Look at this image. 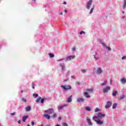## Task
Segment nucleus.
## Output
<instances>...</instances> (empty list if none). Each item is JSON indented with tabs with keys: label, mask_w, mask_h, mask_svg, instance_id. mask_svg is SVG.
<instances>
[{
	"label": "nucleus",
	"mask_w": 126,
	"mask_h": 126,
	"mask_svg": "<svg viewBox=\"0 0 126 126\" xmlns=\"http://www.w3.org/2000/svg\"><path fill=\"white\" fill-rule=\"evenodd\" d=\"M93 121H94L97 124V125H101L103 124V122L100 120H98V117H93Z\"/></svg>",
	"instance_id": "f257e3e1"
},
{
	"label": "nucleus",
	"mask_w": 126,
	"mask_h": 126,
	"mask_svg": "<svg viewBox=\"0 0 126 126\" xmlns=\"http://www.w3.org/2000/svg\"><path fill=\"white\" fill-rule=\"evenodd\" d=\"M54 108H49L48 110L44 111V113L51 115V114H54Z\"/></svg>",
	"instance_id": "f03ea898"
},
{
	"label": "nucleus",
	"mask_w": 126,
	"mask_h": 126,
	"mask_svg": "<svg viewBox=\"0 0 126 126\" xmlns=\"http://www.w3.org/2000/svg\"><path fill=\"white\" fill-rule=\"evenodd\" d=\"M61 88H63V90H69V89H71V86L69 85H62Z\"/></svg>",
	"instance_id": "7ed1b4c3"
},
{
	"label": "nucleus",
	"mask_w": 126,
	"mask_h": 126,
	"mask_svg": "<svg viewBox=\"0 0 126 126\" xmlns=\"http://www.w3.org/2000/svg\"><path fill=\"white\" fill-rule=\"evenodd\" d=\"M67 106H68L67 104H63L62 105H58L57 109H58L59 112H60V111H61V110H63V109L65 107H67Z\"/></svg>",
	"instance_id": "20e7f679"
},
{
	"label": "nucleus",
	"mask_w": 126,
	"mask_h": 126,
	"mask_svg": "<svg viewBox=\"0 0 126 126\" xmlns=\"http://www.w3.org/2000/svg\"><path fill=\"white\" fill-rule=\"evenodd\" d=\"M97 118H99V119H104L105 117H106V114H103L101 112H99L97 114Z\"/></svg>",
	"instance_id": "39448f33"
},
{
	"label": "nucleus",
	"mask_w": 126,
	"mask_h": 126,
	"mask_svg": "<svg viewBox=\"0 0 126 126\" xmlns=\"http://www.w3.org/2000/svg\"><path fill=\"white\" fill-rule=\"evenodd\" d=\"M93 1V0H90L89 2L87 3L86 5V8L88 9H89V8H90V6H91V4H92Z\"/></svg>",
	"instance_id": "423d86ee"
},
{
	"label": "nucleus",
	"mask_w": 126,
	"mask_h": 126,
	"mask_svg": "<svg viewBox=\"0 0 126 126\" xmlns=\"http://www.w3.org/2000/svg\"><path fill=\"white\" fill-rule=\"evenodd\" d=\"M112 106V101H108L106 102V104L105 105V108L106 109H109L110 107Z\"/></svg>",
	"instance_id": "0eeeda50"
},
{
	"label": "nucleus",
	"mask_w": 126,
	"mask_h": 126,
	"mask_svg": "<svg viewBox=\"0 0 126 126\" xmlns=\"http://www.w3.org/2000/svg\"><path fill=\"white\" fill-rule=\"evenodd\" d=\"M96 72L97 74H101V73L103 72V70H102V69H101V68L98 67L97 68Z\"/></svg>",
	"instance_id": "6e6552de"
},
{
	"label": "nucleus",
	"mask_w": 126,
	"mask_h": 126,
	"mask_svg": "<svg viewBox=\"0 0 126 126\" xmlns=\"http://www.w3.org/2000/svg\"><path fill=\"white\" fill-rule=\"evenodd\" d=\"M110 87H106V88H104L103 89V93H107L109 90H110Z\"/></svg>",
	"instance_id": "1a4fd4ad"
},
{
	"label": "nucleus",
	"mask_w": 126,
	"mask_h": 126,
	"mask_svg": "<svg viewBox=\"0 0 126 126\" xmlns=\"http://www.w3.org/2000/svg\"><path fill=\"white\" fill-rule=\"evenodd\" d=\"M87 122L89 126H93V124L92 123V122H91V120L90 119L87 118Z\"/></svg>",
	"instance_id": "9d476101"
},
{
	"label": "nucleus",
	"mask_w": 126,
	"mask_h": 126,
	"mask_svg": "<svg viewBox=\"0 0 126 126\" xmlns=\"http://www.w3.org/2000/svg\"><path fill=\"white\" fill-rule=\"evenodd\" d=\"M43 117H44V118H45V119H47V120H50V119H51V116H50V115H49V114H44L43 115Z\"/></svg>",
	"instance_id": "9b49d317"
},
{
	"label": "nucleus",
	"mask_w": 126,
	"mask_h": 126,
	"mask_svg": "<svg viewBox=\"0 0 126 126\" xmlns=\"http://www.w3.org/2000/svg\"><path fill=\"white\" fill-rule=\"evenodd\" d=\"M84 97H86V98H90V95H89V94L87 92H85L84 93Z\"/></svg>",
	"instance_id": "f8f14e48"
},
{
	"label": "nucleus",
	"mask_w": 126,
	"mask_h": 126,
	"mask_svg": "<svg viewBox=\"0 0 126 126\" xmlns=\"http://www.w3.org/2000/svg\"><path fill=\"white\" fill-rule=\"evenodd\" d=\"M117 94H118V92L117 91H113L112 92V96L113 97H116V96L117 95Z\"/></svg>",
	"instance_id": "ddd939ff"
},
{
	"label": "nucleus",
	"mask_w": 126,
	"mask_h": 126,
	"mask_svg": "<svg viewBox=\"0 0 126 126\" xmlns=\"http://www.w3.org/2000/svg\"><path fill=\"white\" fill-rule=\"evenodd\" d=\"M77 102H78L79 103L80 102H84V99L82 98H79L77 99Z\"/></svg>",
	"instance_id": "4468645a"
},
{
	"label": "nucleus",
	"mask_w": 126,
	"mask_h": 126,
	"mask_svg": "<svg viewBox=\"0 0 126 126\" xmlns=\"http://www.w3.org/2000/svg\"><path fill=\"white\" fill-rule=\"evenodd\" d=\"M27 119H28V116H24L23 117V122H24V123H25V122H26V120H27Z\"/></svg>",
	"instance_id": "2eb2a0df"
},
{
	"label": "nucleus",
	"mask_w": 126,
	"mask_h": 126,
	"mask_svg": "<svg viewBox=\"0 0 126 126\" xmlns=\"http://www.w3.org/2000/svg\"><path fill=\"white\" fill-rule=\"evenodd\" d=\"M71 59H72V60H73L74 59H75V56H70L68 57V60L69 61H71Z\"/></svg>",
	"instance_id": "dca6fc26"
},
{
	"label": "nucleus",
	"mask_w": 126,
	"mask_h": 126,
	"mask_svg": "<svg viewBox=\"0 0 126 126\" xmlns=\"http://www.w3.org/2000/svg\"><path fill=\"white\" fill-rule=\"evenodd\" d=\"M31 110V107L30 106H28L26 107V112H29Z\"/></svg>",
	"instance_id": "f3484780"
},
{
	"label": "nucleus",
	"mask_w": 126,
	"mask_h": 126,
	"mask_svg": "<svg viewBox=\"0 0 126 126\" xmlns=\"http://www.w3.org/2000/svg\"><path fill=\"white\" fill-rule=\"evenodd\" d=\"M86 91L87 92H90V93L93 92V88H91V89H87L86 90Z\"/></svg>",
	"instance_id": "a211bd4d"
},
{
	"label": "nucleus",
	"mask_w": 126,
	"mask_h": 126,
	"mask_svg": "<svg viewBox=\"0 0 126 126\" xmlns=\"http://www.w3.org/2000/svg\"><path fill=\"white\" fill-rule=\"evenodd\" d=\"M94 7H95V5H93V7L91 8L90 11V14H92V13H93V11L94 10Z\"/></svg>",
	"instance_id": "6ab92c4d"
},
{
	"label": "nucleus",
	"mask_w": 126,
	"mask_h": 126,
	"mask_svg": "<svg viewBox=\"0 0 126 126\" xmlns=\"http://www.w3.org/2000/svg\"><path fill=\"white\" fill-rule=\"evenodd\" d=\"M72 101V99H71V96H69L67 99V103H70Z\"/></svg>",
	"instance_id": "aec40b11"
},
{
	"label": "nucleus",
	"mask_w": 126,
	"mask_h": 126,
	"mask_svg": "<svg viewBox=\"0 0 126 126\" xmlns=\"http://www.w3.org/2000/svg\"><path fill=\"white\" fill-rule=\"evenodd\" d=\"M47 98L45 97H43L41 99V104H44V101L46 100Z\"/></svg>",
	"instance_id": "412c9836"
},
{
	"label": "nucleus",
	"mask_w": 126,
	"mask_h": 126,
	"mask_svg": "<svg viewBox=\"0 0 126 126\" xmlns=\"http://www.w3.org/2000/svg\"><path fill=\"white\" fill-rule=\"evenodd\" d=\"M121 83H122V84H125V83H126V79H121Z\"/></svg>",
	"instance_id": "4be33fe9"
},
{
	"label": "nucleus",
	"mask_w": 126,
	"mask_h": 126,
	"mask_svg": "<svg viewBox=\"0 0 126 126\" xmlns=\"http://www.w3.org/2000/svg\"><path fill=\"white\" fill-rule=\"evenodd\" d=\"M42 99L41 97H39L38 98H37L36 99V103H39V102H40V101L41 100V99Z\"/></svg>",
	"instance_id": "5701e85b"
},
{
	"label": "nucleus",
	"mask_w": 126,
	"mask_h": 126,
	"mask_svg": "<svg viewBox=\"0 0 126 126\" xmlns=\"http://www.w3.org/2000/svg\"><path fill=\"white\" fill-rule=\"evenodd\" d=\"M124 3L123 4V8L125 9L126 7V0H124Z\"/></svg>",
	"instance_id": "b1692460"
},
{
	"label": "nucleus",
	"mask_w": 126,
	"mask_h": 126,
	"mask_svg": "<svg viewBox=\"0 0 126 126\" xmlns=\"http://www.w3.org/2000/svg\"><path fill=\"white\" fill-rule=\"evenodd\" d=\"M85 110H86V111H88L89 112H90L91 111V108L90 107L87 106L85 108Z\"/></svg>",
	"instance_id": "393cba45"
},
{
	"label": "nucleus",
	"mask_w": 126,
	"mask_h": 126,
	"mask_svg": "<svg viewBox=\"0 0 126 126\" xmlns=\"http://www.w3.org/2000/svg\"><path fill=\"white\" fill-rule=\"evenodd\" d=\"M100 111H101V110L99 109L98 107H96L94 110L95 113H97V112H100Z\"/></svg>",
	"instance_id": "a878e982"
},
{
	"label": "nucleus",
	"mask_w": 126,
	"mask_h": 126,
	"mask_svg": "<svg viewBox=\"0 0 126 126\" xmlns=\"http://www.w3.org/2000/svg\"><path fill=\"white\" fill-rule=\"evenodd\" d=\"M118 106V104L117 103H114L113 105V106H112V108L113 109H116V108H117V106Z\"/></svg>",
	"instance_id": "bb28decb"
},
{
	"label": "nucleus",
	"mask_w": 126,
	"mask_h": 126,
	"mask_svg": "<svg viewBox=\"0 0 126 126\" xmlns=\"http://www.w3.org/2000/svg\"><path fill=\"white\" fill-rule=\"evenodd\" d=\"M60 65L62 67V70H63V69H64V65L63 64L60 63Z\"/></svg>",
	"instance_id": "cd10ccee"
},
{
	"label": "nucleus",
	"mask_w": 126,
	"mask_h": 126,
	"mask_svg": "<svg viewBox=\"0 0 126 126\" xmlns=\"http://www.w3.org/2000/svg\"><path fill=\"white\" fill-rule=\"evenodd\" d=\"M49 56L50 58H54V57H55V55L51 53H49Z\"/></svg>",
	"instance_id": "c85d7f7f"
},
{
	"label": "nucleus",
	"mask_w": 126,
	"mask_h": 126,
	"mask_svg": "<svg viewBox=\"0 0 126 126\" xmlns=\"http://www.w3.org/2000/svg\"><path fill=\"white\" fill-rule=\"evenodd\" d=\"M22 102H24L25 103H26V102H27V99H26V98H22Z\"/></svg>",
	"instance_id": "c756f323"
},
{
	"label": "nucleus",
	"mask_w": 126,
	"mask_h": 126,
	"mask_svg": "<svg viewBox=\"0 0 126 126\" xmlns=\"http://www.w3.org/2000/svg\"><path fill=\"white\" fill-rule=\"evenodd\" d=\"M106 84H107V81H105L103 83H102L101 86H105V85H106Z\"/></svg>",
	"instance_id": "7c9ffc66"
},
{
	"label": "nucleus",
	"mask_w": 126,
	"mask_h": 126,
	"mask_svg": "<svg viewBox=\"0 0 126 126\" xmlns=\"http://www.w3.org/2000/svg\"><path fill=\"white\" fill-rule=\"evenodd\" d=\"M33 96L34 98H37V97H38V95L37 94H33Z\"/></svg>",
	"instance_id": "2f4dec72"
},
{
	"label": "nucleus",
	"mask_w": 126,
	"mask_h": 126,
	"mask_svg": "<svg viewBox=\"0 0 126 126\" xmlns=\"http://www.w3.org/2000/svg\"><path fill=\"white\" fill-rule=\"evenodd\" d=\"M94 59H95V60L96 61H97V60H99V57H96V55H94Z\"/></svg>",
	"instance_id": "473e14b6"
},
{
	"label": "nucleus",
	"mask_w": 126,
	"mask_h": 126,
	"mask_svg": "<svg viewBox=\"0 0 126 126\" xmlns=\"http://www.w3.org/2000/svg\"><path fill=\"white\" fill-rule=\"evenodd\" d=\"M87 70L86 69H82L81 70V71L83 73H85V72H86Z\"/></svg>",
	"instance_id": "72a5a7b5"
},
{
	"label": "nucleus",
	"mask_w": 126,
	"mask_h": 126,
	"mask_svg": "<svg viewBox=\"0 0 126 126\" xmlns=\"http://www.w3.org/2000/svg\"><path fill=\"white\" fill-rule=\"evenodd\" d=\"M57 113H54L52 116V118H57Z\"/></svg>",
	"instance_id": "f704fd0d"
},
{
	"label": "nucleus",
	"mask_w": 126,
	"mask_h": 126,
	"mask_svg": "<svg viewBox=\"0 0 126 126\" xmlns=\"http://www.w3.org/2000/svg\"><path fill=\"white\" fill-rule=\"evenodd\" d=\"M32 89H35V85L34 84V83H32Z\"/></svg>",
	"instance_id": "c9c22d12"
},
{
	"label": "nucleus",
	"mask_w": 126,
	"mask_h": 126,
	"mask_svg": "<svg viewBox=\"0 0 126 126\" xmlns=\"http://www.w3.org/2000/svg\"><path fill=\"white\" fill-rule=\"evenodd\" d=\"M79 34H80V35H81V34H85V32H84V31H81V32L79 33Z\"/></svg>",
	"instance_id": "e433bc0d"
},
{
	"label": "nucleus",
	"mask_w": 126,
	"mask_h": 126,
	"mask_svg": "<svg viewBox=\"0 0 126 126\" xmlns=\"http://www.w3.org/2000/svg\"><path fill=\"white\" fill-rule=\"evenodd\" d=\"M124 98H125V96L124 95H122L121 96H120V100H123V99H124Z\"/></svg>",
	"instance_id": "4c0bfd02"
},
{
	"label": "nucleus",
	"mask_w": 126,
	"mask_h": 126,
	"mask_svg": "<svg viewBox=\"0 0 126 126\" xmlns=\"http://www.w3.org/2000/svg\"><path fill=\"white\" fill-rule=\"evenodd\" d=\"M106 49H107L108 51H111V48L110 47V46H107Z\"/></svg>",
	"instance_id": "58836bf2"
},
{
	"label": "nucleus",
	"mask_w": 126,
	"mask_h": 126,
	"mask_svg": "<svg viewBox=\"0 0 126 126\" xmlns=\"http://www.w3.org/2000/svg\"><path fill=\"white\" fill-rule=\"evenodd\" d=\"M72 51H73V52H74V51H75V47H73L72 48Z\"/></svg>",
	"instance_id": "ea45409f"
},
{
	"label": "nucleus",
	"mask_w": 126,
	"mask_h": 126,
	"mask_svg": "<svg viewBox=\"0 0 126 126\" xmlns=\"http://www.w3.org/2000/svg\"><path fill=\"white\" fill-rule=\"evenodd\" d=\"M63 126H68V125H67V124H66V123H63Z\"/></svg>",
	"instance_id": "a19ab883"
},
{
	"label": "nucleus",
	"mask_w": 126,
	"mask_h": 126,
	"mask_svg": "<svg viewBox=\"0 0 126 126\" xmlns=\"http://www.w3.org/2000/svg\"><path fill=\"white\" fill-rule=\"evenodd\" d=\"M15 115V112L11 113V116H14Z\"/></svg>",
	"instance_id": "79ce46f5"
},
{
	"label": "nucleus",
	"mask_w": 126,
	"mask_h": 126,
	"mask_svg": "<svg viewBox=\"0 0 126 126\" xmlns=\"http://www.w3.org/2000/svg\"><path fill=\"white\" fill-rule=\"evenodd\" d=\"M126 57V56H124L122 58V60H125Z\"/></svg>",
	"instance_id": "37998d69"
},
{
	"label": "nucleus",
	"mask_w": 126,
	"mask_h": 126,
	"mask_svg": "<svg viewBox=\"0 0 126 126\" xmlns=\"http://www.w3.org/2000/svg\"><path fill=\"white\" fill-rule=\"evenodd\" d=\"M71 78H73V79H74L75 78V76L73 75L71 76Z\"/></svg>",
	"instance_id": "c03bdc74"
},
{
	"label": "nucleus",
	"mask_w": 126,
	"mask_h": 126,
	"mask_svg": "<svg viewBox=\"0 0 126 126\" xmlns=\"http://www.w3.org/2000/svg\"><path fill=\"white\" fill-rule=\"evenodd\" d=\"M18 123L19 124V125H20V124H21V121L19 120V121H18Z\"/></svg>",
	"instance_id": "a18cd8bd"
},
{
	"label": "nucleus",
	"mask_w": 126,
	"mask_h": 126,
	"mask_svg": "<svg viewBox=\"0 0 126 126\" xmlns=\"http://www.w3.org/2000/svg\"><path fill=\"white\" fill-rule=\"evenodd\" d=\"M34 122H32V126H34Z\"/></svg>",
	"instance_id": "49530a36"
},
{
	"label": "nucleus",
	"mask_w": 126,
	"mask_h": 126,
	"mask_svg": "<svg viewBox=\"0 0 126 126\" xmlns=\"http://www.w3.org/2000/svg\"><path fill=\"white\" fill-rule=\"evenodd\" d=\"M64 59H62L58 61V62H60V61H63Z\"/></svg>",
	"instance_id": "de8ad7c7"
},
{
	"label": "nucleus",
	"mask_w": 126,
	"mask_h": 126,
	"mask_svg": "<svg viewBox=\"0 0 126 126\" xmlns=\"http://www.w3.org/2000/svg\"><path fill=\"white\" fill-rule=\"evenodd\" d=\"M23 92H27L26 91L24 90V91H21V93H23Z\"/></svg>",
	"instance_id": "09e8293b"
},
{
	"label": "nucleus",
	"mask_w": 126,
	"mask_h": 126,
	"mask_svg": "<svg viewBox=\"0 0 126 126\" xmlns=\"http://www.w3.org/2000/svg\"><path fill=\"white\" fill-rule=\"evenodd\" d=\"M64 11L65 13H66V12H67V11L66 10H64Z\"/></svg>",
	"instance_id": "8fccbe9b"
},
{
	"label": "nucleus",
	"mask_w": 126,
	"mask_h": 126,
	"mask_svg": "<svg viewBox=\"0 0 126 126\" xmlns=\"http://www.w3.org/2000/svg\"><path fill=\"white\" fill-rule=\"evenodd\" d=\"M61 120H62V118H59L58 119V121H61Z\"/></svg>",
	"instance_id": "3c124183"
},
{
	"label": "nucleus",
	"mask_w": 126,
	"mask_h": 126,
	"mask_svg": "<svg viewBox=\"0 0 126 126\" xmlns=\"http://www.w3.org/2000/svg\"><path fill=\"white\" fill-rule=\"evenodd\" d=\"M63 4H66V2L64 1V2H63Z\"/></svg>",
	"instance_id": "603ef678"
},
{
	"label": "nucleus",
	"mask_w": 126,
	"mask_h": 126,
	"mask_svg": "<svg viewBox=\"0 0 126 126\" xmlns=\"http://www.w3.org/2000/svg\"><path fill=\"white\" fill-rule=\"evenodd\" d=\"M66 81H67V79H65V80H64V82H65Z\"/></svg>",
	"instance_id": "864d4df0"
},
{
	"label": "nucleus",
	"mask_w": 126,
	"mask_h": 126,
	"mask_svg": "<svg viewBox=\"0 0 126 126\" xmlns=\"http://www.w3.org/2000/svg\"><path fill=\"white\" fill-rule=\"evenodd\" d=\"M46 126H51V125L48 124V125H46Z\"/></svg>",
	"instance_id": "5fc2aeb1"
},
{
	"label": "nucleus",
	"mask_w": 126,
	"mask_h": 126,
	"mask_svg": "<svg viewBox=\"0 0 126 126\" xmlns=\"http://www.w3.org/2000/svg\"><path fill=\"white\" fill-rule=\"evenodd\" d=\"M110 84H112V80H110Z\"/></svg>",
	"instance_id": "6e6d98bb"
},
{
	"label": "nucleus",
	"mask_w": 126,
	"mask_h": 126,
	"mask_svg": "<svg viewBox=\"0 0 126 126\" xmlns=\"http://www.w3.org/2000/svg\"><path fill=\"white\" fill-rule=\"evenodd\" d=\"M55 126H60V125H57Z\"/></svg>",
	"instance_id": "4d7b16f0"
},
{
	"label": "nucleus",
	"mask_w": 126,
	"mask_h": 126,
	"mask_svg": "<svg viewBox=\"0 0 126 126\" xmlns=\"http://www.w3.org/2000/svg\"><path fill=\"white\" fill-rule=\"evenodd\" d=\"M60 14H61V15H63V12H61V13H60Z\"/></svg>",
	"instance_id": "13d9d810"
},
{
	"label": "nucleus",
	"mask_w": 126,
	"mask_h": 126,
	"mask_svg": "<svg viewBox=\"0 0 126 126\" xmlns=\"http://www.w3.org/2000/svg\"><path fill=\"white\" fill-rule=\"evenodd\" d=\"M122 13H123V14L125 13V11H123Z\"/></svg>",
	"instance_id": "bf43d9fd"
},
{
	"label": "nucleus",
	"mask_w": 126,
	"mask_h": 126,
	"mask_svg": "<svg viewBox=\"0 0 126 126\" xmlns=\"http://www.w3.org/2000/svg\"><path fill=\"white\" fill-rule=\"evenodd\" d=\"M77 84H79V82H77Z\"/></svg>",
	"instance_id": "052dcab7"
},
{
	"label": "nucleus",
	"mask_w": 126,
	"mask_h": 126,
	"mask_svg": "<svg viewBox=\"0 0 126 126\" xmlns=\"http://www.w3.org/2000/svg\"><path fill=\"white\" fill-rule=\"evenodd\" d=\"M44 126V125H40V126Z\"/></svg>",
	"instance_id": "680f3d73"
},
{
	"label": "nucleus",
	"mask_w": 126,
	"mask_h": 126,
	"mask_svg": "<svg viewBox=\"0 0 126 126\" xmlns=\"http://www.w3.org/2000/svg\"><path fill=\"white\" fill-rule=\"evenodd\" d=\"M33 1H36V0H32Z\"/></svg>",
	"instance_id": "e2e57ef3"
},
{
	"label": "nucleus",
	"mask_w": 126,
	"mask_h": 126,
	"mask_svg": "<svg viewBox=\"0 0 126 126\" xmlns=\"http://www.w3.org/2000/svg\"><path fill=\"white\" fill-rule=\"evenodd\" d=\"M27 126H30V125H28Z\"/></svg>",
	"instance_id": "0e129e2a"
}]
</instances>
